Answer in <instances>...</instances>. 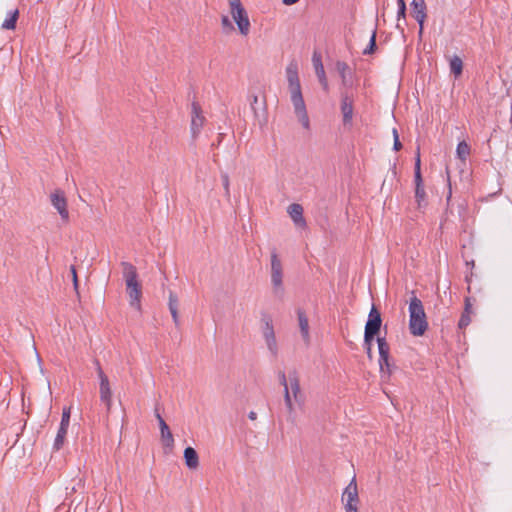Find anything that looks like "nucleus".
I'll list each match as a JSON object with an SVG mask.
<instances>
[{
    "label": "nucleus",
    "mask_w": 512,
    "mask_h": 512,
    "mask_svg": "<svg viewBox=\"0 0 512 512\" xmlns=\"http://www.w3.org/2000/svg\"><path fill=\"white\" fill-rule=\"evenodd\" d=\"M280 384L283 386L284 403L288 413L287 420L295 422V405L304 404V395L301 391L300 380L295 371L289 372L288 376L284 372L278 373Z\"/></svg>",
    "instance_id": "obj_1"
},
{
    "label": "nucleus",
    "mask_w": 512,
    "mask_h": 512,
    "mask_svg": "<svg viewBox=\"0 0 512 512\" xmlns=\"http://www.w3.org/2000/svg\"><path fill=\"white\" fill-rule=\"evenodd\" d=\"M409 331L413 336H422L428 328L427 316L422 301L412 292L409 301Z\"/></svg>",
    "instance_id": "obj_2"
},
{
    "label": "nucleus",
    "mask_w": 512,
    "mask_h": 512,
    "mask_svg": "<svg viewBox=\"0 0 512 512\" xmlns=\"http://www.w3.org/2000/svg\"><path fill=\"white\" fill-rule=\"evenodd\" d=\"M229 12L242 36L250 33L251 23L248 13L241 1L229 5Z\"/></svg>",
    "instance_id": "obj_3"
},
{
    "label": "nucleus",
    "mask_w": 512,
    "mask_h": 512,
    "mask_svg": "<svg viewBox=\"0 0 512 512\" xmlns=\"http://www.w3.org/2000/svg\"><path fill=\"white\" fill-rule=\"evenodd\" d=\"M271 284L273 293L277 297H282L284 294L283 268L281 260L275 251L271 253Z\"/></svg>",
    "instance_id": "obj_4"
},
{
    "label": "nucleus",
    "mask_w": 512,
    "mask_h": 512,
    "mask_svg": "<svg viewBox=\"0 0 512 512\" xmlns=\"http://www.w3.org/2000/svg\"><path fill=\"white\" fill-rule=\"evenodd\" d=\"M345 512H359V494L356 478L353 477L342 493Z\"/></svg>",
    "instance_id": "obj_5"
},
{
    "label": "nucleus",
    "mask_w": 512,
    "mask_h": 512,
    "mask_svg": "<svg viewBox=\"0 0 512 512\" xmlns=\"http://www.w3.org/2000/svg\"><path fill=\"white\" fill-rule=\"evenodd\" d=\"M97 375L99 379V397L100 401L105 405L107 413L112 407V389L108 376L102 370L99 362H96Z\"/></svg>",
    "instance_id": "obj_6"
},
{
    "label": "nucleus",
    "mask_w": 512,
    "mask_h": 512,
    "mask_svg": "<svg viewBox=\"0 0 512 512\" xmlns=\"http://www.w3.org/2000/svg\"><path fill=\"white\" fill-rule=\"evenodd\" d=\"M290 98L298 121L304 129L308 130L310 128V121L301 90L290 92Z\"/></svg>",
    "instance_id": "obj_7"
},
{
    "label": "nucleus",
    "mask_w": 512,
    "mask_h": 512,
    "mask_svg": "<svg viewBox=\"0 0 512 512\" xmlns=\"http://www.w3.org/2000/svg\"><path fill=\"white\" fill-rule=\"evenodd\" d=\"M263 327H262V335L266 344V347L272 357L276 358L278 356L279 347L276 339V335L274 332L273 323L270 317H265L262 319Z\"/></svg>",
    "instance_id": "obj_8"
},
{
    "label": "nucleus",
    "mask_w": 512,
    "mask_h": 512,
    "mask_svg": "<svg viewBox=\"0 0 512 512\" xmlns=\"http://www.w3.org/2000/svg\"><path fill=\"white\" fill-rule=\"evenodd\" d=\"M379 350V367L383 376H390L392 373V365L390 363V347L384 337L377 338Z\"/></svg>",
    "instance_id": "obj_9"
},
{
    "label": "nucleus",
    "mask_w": 512,
    "mask_h": 512,
    "mask_svg": "<svg viewBox=\"0 0 512 512\" xmlns=\"http://www.w3.org/2000/svg\"><path fill=\"white\" fill-rule=\"evenodd\" d=\"M50 200H51L52 206L58 211L62 220L68 221L69 212H68L67 200H66L64 192L60 189H56L54 192L51 193Z\"/></svg>",
    "instance_id": "obj_10"
},
{
    "label": "nucleus",
    "mask_w": 512,
    "mask_h": 512,
    "mask_svg": "<svg viewBox=\"0 0 512 512\" xmlns=\"http://www.w3.org/2000/svg\"><path fill=\"white\" fill-rule=\"evenodd\" d=\"M421 160L420 154L417 153L416 162H415V198L418 204V208H422L425 205V197L426 193L422 184L421 170H420Z\"/></svg>",
    "instance_id": "obj_11"
},
{
    "label": "nucleus",
    "mask_w": 512,
    "mask_h": 512,
    "mask_svg": "<svg viewBox=\"0 0 512 512\" xmlns=\"http://www.w3.org/2000/svg\"><path fill=\"white\" fill-rule=\"evenodd\" d=\"M205 123V117L202 115L201 107L198 103H192V115H191V132L193 137H196Z\"/></svg>",
    "instance_id": "obj_12"
},
{
    "label": "nucleus",
    "mask_w": 512,
    "mask_h": 512,
    "mask_svg": "<svg viewBox=\"0 0 512 512\" xmlns=\"http://www.w3.org/2000/svg\"><path fill=\"white\" fill-rule=\"evenodd\" d=\"M412 16L419 24V35L421 36L423 33L424 22L427 17L426 4L424 0L412 1Z\"/></svg>",
    "instance_id": "obj_13"
},
{
    "label": "nucleus",
    "mask_w": 512,
    "mask_h": 512,
    "mask_svg": "<svg viewBox=\"0 0 512 512\" xmlns=\"http://www.w3.org/2000/svg\"><path fill=\"white\" fill-rule=\"evenodd\" d=\"M312 63H313V67H314L316 76H317L320 84L322 85V87L325 91H328L329 85H328V81L326 78V73L324 70V66L322 63V57H321L320 53H318V52L313 53Z\"/></svg>",
    "instance_id": "obj_14"
},
{
    "label": "nucleus",
    "mask_w": 512,
    "mask_h": 512,
    "mask_svg": "<svg viewBox=\"0 0 512 512\" xmlns=\"http://www.w3.org/2000/svg\"><path fill=\"white\" fill-rule=\"evenodd\" d=\"M289 92L301 90L298 77V66L296 63H290L286 68Z\"/></svg>",
    "instance_id": "obj_15"
},
{
    "label": "nucleus",
    "mask_w": 512,
    "mask_h": 512,
    "mask_svg": "<svg viewBox=\"0 0 512 512\" xmlns=\"http://www.w3.org/2000/svg\"><path fill=\"white\" fill-rule=\"evenodd\" d=\"M122 274L126 286H132L139 283L137 269L129 262H121Z\"/></svg>",
    "instance_id": "obj_16"
},
{
    "label": "nucleus",
    "mask_w": 512,
    "mask_h": 512,
    "mask_svg": "<svg viewBox=\"0 0 512 512\" xmlns=\"http://www.w3.org/2000/svg\"><path fill=\"white\" fill-rule=\"evenodd\" d=\"M381 324H382L381 314L377 310V308L373 305L369 312V315H368V320L365 325V330H368V331L378 334L380 331V328H381Z\"/></svg>",
    "instance_id": "obj_17"
},
{
    "label": "nucleus",
    "mask_w": 512,
    "mask_h": 512,
    "mask_svg": "<svg viewBox=\"0 0 512 512\" xmlns=\"http://www.w3.org/2000/svg\"><path fill=\"white\" fill-rule=\"evenodd\" d=\"M156 418L159 422L160 433H161V441L164 447L172 448L174 445V438L169 429V426L165 422V420L161 417L159 413H156Z\"/></svg>",
    "instance_id": "obj_18"
},
{
    "label": "nucleus",
    "mask_w": 512,
    "mask_h": 512,
    "mask_svg": "<svg viewBox=\"0 0 512 512\" xmlns=\"http://www.w3.org/2000/svg\"><path fill=\"white\" fill-rule=\"evenodd\" d=\"M126 291L129 297V303L131 307L135 308L136 310L140 311L141 309V296H142V290L140 282L137 284H134L132 286H126Z\"/></svg>",
    "instance_id": "obj_19"
},
{
    "label": "nucleus",
    "mask_w": 512,
    "mask_h": 512,
    "mask_svg": "<svg viewBox=\"0 0 512 512\" xmlns=\"http://www.w3.org/2000/svg\"><path fill=\"white\" fill-rule=\"evenodd\" d=\"M336 70L341 77L342 84L345 87H352L354 73L350 69V67L347 65V63H345L343 61H338L336 63Z\"/></svg>",
    "instance_id": "obj_20"
},
{
    "label": "nucleus",
    "mask_w": 512,
    "mask_h": 512,
    "mask_svg": "<svg viewBox=\"0 0 512 512\" xmlns=\"http://www.w3.org/2000/svg\"><path fill=\"white\" fill-rule=\"evenodd\" d=\"M287 212L297 227L304 228L306 226V221L303 217V207L300 204L293 203L289 205Z\"/></svg>",
    "instance_id": "obj_21"
},
{
    "label": "nucleus",
    "mask_w": 512,
    "mask_h": 512,
    "mask_svg": "<svg viewBox=\"0 0 512 512\" xmlns=\"http://www.w3.org/2000/svg\"><path fill=\"white\" fill-rule=\"evenodd\" d=\"M341 112L344 124L351 123L353 118V100L346 94L342 95Z\"/></svg>",
    "instance_id": "obj_22"
},
{
    "label": "nucleus",
    "mask_w": 512,
    "mask_h": 512,
    "mask_svg": "<svg viewBox=\"0 0 512 512\" xmlns=\"http://www.w3.org/2000/svg\"><path fill=\"white\" fill-rule=\"evenodd\" d=\"M297 315L302 338L308 344L310 342L308 318L302 310H298Z\"/></svg>",
    "instance_id": "obj_23"
},
{
    "label": "nucleus",
    "mask_w": 512,
    "mask_h": 512,
    "mask_svg": "<svg viewBox=\"0 0 512 512\" xmlns=\"http://www.w3.org/2000/svg\"><path fill=\"white\" fill-rule=\"evenodd\" d=\"M185 464L189 469L195 470L199 466V457L196 450L192 447H187L184 450Z\"/></svg>",
    "instance_id": "obj_24"
},
{
    "label": "nucleus",
    "mask_w": 512,
    "mask_h": 512,
    "mask_svg": "<svg viewBox=\"0 0 512 512\" xmlns=\"http://www.w3.org/2000/svg\"><path fill=\"white\" fill-rule=\"evenodd\" d=\"M18 16L19 11L17 9L9 10L6 19L2 23V28L6 30L15 29Z\"/></svg>",
    "instance_id": "obj_25"
},
{
    "label": "nucleus",
    "mask_w": 512,
    "mask_h": 512,
    "mask_svg": "<svg viewBox=\"0 0 512 512\" xmlns=\"http://www.w3.org/2000/svg\"><path fill=\"white\" fill-rule=\"evenodd\" d=\"M169 310H170V313L172 315V318H173V321L176 325H178L179 323V318H178V299H177V296L173 293V292H170L169 293Z\"/></svg>",
    "instance_id": "obj_26"
},
{
    "label": "nucleus",
    "mask_w": 512,
    "mask_h": 512,
    "mask_svg": "<svg viewBox=\"0 0 512 512\" xmlns=\"http://www.w3.org/2000/svg\"><path fill=\"white\" fill-rule=\"evenodd\" d=\"M449 66H450L451 73H453L456 78L462 74L463 62L459 56H457V55L453 56L450 59Z\"/></svg>",
    "instance_id": "obj_27"
},
{
    "label": "nucleus",
    "mask_w": 512,
    "mask_h": 512,
    "mask_svg": "<svg viewBox=\"0 0 512 512\" xmlns=\"http://www.w3.org/2000/svg\"><path fill=\"white\" fill-rule=\"evenodd\" d=\"M68 427L60 426L54 441V449L60 450L62 446L64 445V440L67 435Z\"/></svg>",
    "instance_id": "obj_28"
},
{
    "label": "nucleus",
    "mask_w": 512,
    "mask_h": 512,
    "mask_svg": "<svg viewBox=\"0 0 512 512\" xmlns=\"http://www.w3.org/2000/svg\"><path fill=\"white\" fill-rule=\"evenodd\" d=\"M456 154L459 159L465 161L470 154V146L465 141H461L457 145Z\"/></svg>",
    "instance_id": "obj_29"
},
{
    "label": "nucleus",
    "mask_w": 512,
    "mask_h": 512,
    "mask_svg": "<svg viewBox=\"0 0 512 512\" xmlns=\"http://www.w3.org/2000/svg\"><path fill=\"white\" fill-rule=\"evenodd\" d=\"M221 26L223 29V32L226 34H229L235 30L233 23L229 19L227 15H223L221 17Z\"/></svg>",
    "instance_id": "obj_30"
},
{
    "label": "nucleus",
    "mask_w": 512,
    "mask_h": 512,
    "mask_svg": "<svg viewBox=\"0 0 512 512\" xmlns=\"http://www.w3.org/2000/svg\"><path fill=\"white\" fill-rule=\"evenodd\" d=\"M472 315L473 313L463 311L458 323L460 329H465L471 323Z\"/></svg>",
    "instance_id": "obj_31"
},
{
    "label": "nucleus",
    "mask_w": 512,
    "mask_h": 512,
    "mask_svg": "<svg viewBox=\"0 0 512 512\" xmlns=\"http://www.w3.org/2000/svg\"><path fill=\"white\" fill-rule=\"evenodd\" d=\"M70 416H71V409L69 407H65L62 412L60 426L69 427Z\"/></svg>",
    "instance_id": "obj_32"
},
{
    "label": "nucleus",
    "mask_w": 512,
    "mask_h": 512,
    "mask_svg": "<svg viewBox=\"0 0 512 512\" xmlns=\"http://www.w3.org/2000/svg\"><path fill=\"white\" fill-rule=\"evenodd\" d=\"M397 4H398L397 20L399 22L401 19L405 18L406 4H405L404 0H397Z\"/></svg>",
    "instance_id": "obj_33"
},
{
    "label": "nucleus",
    "mask_w": 512,
    "mask_h": 512,
    "mask_svg": "<svg viewBox=\"0 0 512 512\" xmlns=\"http://www.w3.org/2000/svg\"><path fill=\"white\" fill-rule=\"evenodd\" d=\"M375 48H376V31H373L371 38H370L369 46H368V48H366L363 51V54H372L374 52Z\"/></svg>",
    "instance_id": "obj_34"
},
{
    "label": "nucleus",
    "mask_w": 512,
    "mask_h": 512,
    "mask_svg": "<svg viewBox=\"0 0 512 512\" xmlns=\"http://www.w3.org/2000/svg\"><path fill=\"white\" fill-rule=\"evenodd\" d=\"M392 134H393V138H394L393 149L395 151H399L402 148V144L399 140V134H398V131L396 128L393 129Z\"/></svg>",
    "instance_id": "obj_35"
},
{
    "label": "nucleus",
    "mask_w": 512,
    "mask_h": 512,
    "mask_svg": "<svg viewBox=\"0 0 512 512\" xmlns=\"http://www.w3.org/2000/svg\"><path fill=\"white\" fill-rule=\"evenodd\" d=\"M376 335L377 334L374 333V332L365 330V332H364V343H365V345L366 346H371L372 345V341H373V339H374V337Z\"/></svg>",
    "instance_id": "obj_36"
},
{
    "label": "nucleus",
    "mask_w": 512,
    "mask_h": 512,
    "mask_svg": "<svg viewBox=\"0 0 512 512\" xmlns=\"http://www.w3.org/2000/svg\"><path fill=\"white\" fill-rule=\"evenodd\" d=\"M221 179H222V183H223V187H224V190H225V194L227 196L230 195V181H229V176L227 174H222L221 176Z\"/></svg>",
    "instance_id": "obj_37"
},
{
    "label": "nucleus",
    "mask_w": 512,
    "mask_h": 512,
    "mask_svg": "<svg viewBox=\"0 0 512 512\" xmlns=\"http://www.w3.org/2000/svg\"><path fill=\"white\" fill-rule=\"evenodd\" d=\"M70 270H71V274H72L74 288H75V290H77L78 289V278H77L76 269L74 266H71Z\"/></svg>",
    "instance_id": "obj_38"
},
{
    "label": "nucleus",
    "mask_w": 512,
    "mask_h": 512,
    "mask_svg": "<svg viewBox=\"0 0 512 512\" xmlns=\"http://www.w3.org/2000/svg\"><path fill=\"white\" fill-rule=\"evenodd\" d=\"M464 311H465V312L473 313L471 299H470V298H468V297L465 299V307H464Z\"/></svg>",
    "instance_id": "obj_39"
},
{
    "label": "nucleus",
    "mask_w": 512,
    "mask_h": 512,
    "mask_svg": "<svg viewBox=\"0 0 512 512\" xmlns=\"http://www.w3.org/2000/svg\"><path fill=\"white\" fill-rule=\"evenodd\" d=\"M299 0H282V3L286 6H291L293 4H296Z\"/></svg>",
    "instance_id": "obj_40"
},
{
    "label": "nucleus",
    "mask_w": 512,
    "mask_h": 512,
    "mask_svg": "<svg viewBox=\"0 0 512 512\" xmlns=\"http://www.w3.org/2000/svg\"><path fill=\"white\" fill-rule=\"evenodd\" d=\"M248 418L252 421L256 420L257 419V413L254 412V411H251L249 414H248Z\"/></svg>",
    "instance_id": "obj_41"
},
{
    "label": "nucleus",
    "mask_w": 512,
    "mask_h": 512,
    "mask_svg": "<svg viewBox=\"0 0 512 512\" xmlns=\"http://www.w3.org/2000/svg\"><path fill=\"white\" fill-rule=\"evenodd\" d=\"M367 355H368L369 358L372 357V348H371V346H367Z\"/></svg>",
    "instance_id": "obj_42"
},
{
    "label": "nucleus",
    "mask_w": 512,
    "mask_h": 512,
    "mask_svg": "<svg viewBox=\"0 0 512 512\" xmlns=\"http://www.w3.org/2000/svg\"><path fill=\"white\" fill-rule=\"evenodd\" d=\"M257 101H258V97H257L256 95H255V96H253V103H252V105H253L254 103H256Z\"/></svg>",
    "instance_id": "obj_43"
}]
</instances>
